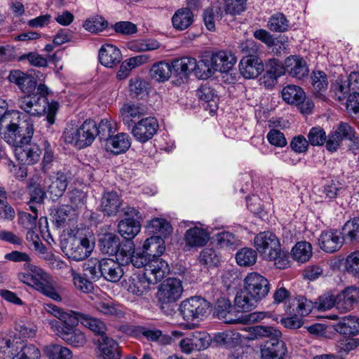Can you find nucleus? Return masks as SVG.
I'll list each match as a JSON object with an SVG mask.
<instances>
[{"instance_id": "f257e3e1", "label": "nucleus", "mask_w": 359, "mask_h": 359, "mask_svg": "<svg viewBox=\"0 0 359 359\" xmlns=\"http://www.w3.org/2000/svg\"><path fill=\"white\" fill-rule=\"evenodd\" d=\"M33 134V123L29 120H22L19 111H8L0 118V135L15 147L29 143Z\"/></svg>"}, {"instance_id": "f03ea898", "label": "nucleus", "mask_w": 359, "mask_h": 359, "mask_svg": "<svg viewBox=\"0 0 359 359\" xmlns=\"http://www.w3.org/2000/svg\"><path fill=\"white\" fill-rule=\"evenodd\" d=\"M270 290L269 280L257 273H250L244 279V288L237 292L236 307L242 311H250L266 297Z\"/></svg>"}, {"instance_id": "7ed1b4c3", "label": "nucleus", "mask_w": 359, "mask_h": 359, "mask_svg": "<svg viewBox=\"0 0 359 359\" xmlns=\"http://www.w3.org/2000/svg\"><path fill=\"white\" fill-rule=\"evenodd\" d=\"M48 88L43 83H40L36 88V92L26 93L18 100V107L26 114L32 116H40L46 114V120L50 125L55 123V118L58 109L57 102L49 103L47 95Z\"/></svg>"}, {"instance_id": "20e7f679", "label": "nucleus", "mask_w": 359, "mask_h": 359, "mask_svg": "<svg viewBox=\"0 0 359 359\" xmlns=\"http://www.w3.org/2000/svg\"><path fill=\"white\" fill-rule=\"evenodd\" d=\"M254 243L262 258L274 262L277 268L284 269L287 265L288 261L280 249L279 240L272 232H260L255 236Z\"/></svg>"}, {"instance_id": "39448f33", "label": "nucleus", "mask_w": 359, "mask_h": 359, "mask_svg": "<svg viewBox=\"0 0 359 359\" xmlns=\"http://www.w3.org/2000/svg\"><path fill=\"white\" fill-rule=\"evenodd\" d=\"M210 55L201 57L199 61L194 57H184L176 60L175 63V72H178L181 80L185 83L189 75L194 72L195 76L201 79H206L214 74L212 66L210 64Z\"/></svg>"}, {"instance_id": "423d86ee", "label": "nucleus", "mask_w": 359, "mask_h": 359, "mask_svg": "<svg viewBox=\"0 0 359 359\" xmlns=\"http://www.w3.org/2000/svg\"><path fill=\"white\" fill-rule=\"evenodd\" d=\"M95 122L89 119L85 121L80 126L67 125L62 137L66 143L83 149L92 144L95 139Z\"/></svg>"}, {"instance_id": "0eeeda50", "label": "nucleus", "mask_w": 359, "mask_h": 359, "mask_svg": "<svg viewBox=\"0 0 359 359\" xmlns=\"http://www.w3.org/2000/svg\"><path fill=\"white\" fill-rule=\"evenodd\" d=\"M165 250V242L161 236H152L144 241L142 252L133 254L130 263L136 268L144 267L145 271L146 265L151 260V257H160Z\"/></svg>"}, {"instance_id": "6e6552de", "label": "nucleus", "mask_w": 359, "mask_h": 359, "mask_svg": "<svg viewBox=\"0 0 359 359\" xmlns=\"http://www.w3.org/2000/svg\"><path fill=\"white\" fill-rule=\"evenodd\" d=\"M183 292L182 281L176 278H168L158 287L156 299L161 310L168 309L177 302Z\"/></svg>"}, {"instance_id": "1a4fd4ad", "label": "nucleus", "mask_w": 359, "mask_h": 359, "mask_svg": "<svg viewBox=\"0 0 359 359\" xmlns=\"http://www.w3.org/2000/svg\"><path fill=\"white\" fill-rule=\"evenodd\" d=\"M209 307V303L205 299L196 296L182 301L179 310L183 319L189 322L201 320Z\"/></svg>"}, {"instance_id": "9d476101", "label": "nucleus", "mask_w": 359, "mask_h": 359, "mask_svg": "<svg viewBox=\"0 0 359 359\" xmlns=\"http://www.w3.org/2000/svg\"><path fill=\"white\" fill-rule=\"evenodd\" d=\"M158 128L157 120L151 116L142 118L130 128L133 136L141 143H145L151 140L156 133Z\"/></svg>"}, {"instance_id": "9b49d317", "label": "nucleus", "mask_w": 359, "mask_h": 359, "mask_svg": "<svg viewBox=\"0 0 359 359\" xmlns=\"http://www.w3.org/2000/svg\"><path fill=\"white\" fill-rule=\"evenodd\" d=\"M95 353L97 359H121L122 350L115 339L102 335L97 339Z\"/></svg>"}, {"instance_id": "f8f14e48", "label": "nucleus", "mask_w": 359, "mask_h": 359, "mask_svg": "<svg viewBox=\"0 0 359 359\" xmlns=\"http://www.w3.org/2000/svg\"><path fill=\"white\" fill-rule=\"evenodd\" d=\"M355 135V131L348 123L341 122L337 129L328 135L325 147L330 152L336 151L344 140H350Z\"/></svg>"}, {"instance_id": "ddd939ff", "label": "nucleus", "mask_w": 359, "mask_h": 359, "mask_svg": "<svg viewBox=\"0 0 359 359\" xmlns=\"http://www.w3.org/2000/svg\"><path fill=\"white\" fill-rule=\"evenodd\" d=\"M175 62L176 60L171 64L165 62H159L154 64L150 69L151 76L158 81H164L172 77L174 79L173 82L177 85L184 83V80H181L178 72H175Z\"/></svg>"}, {"instance_id": "4468645a", "label": "nucleus", "mask_w": 359, "mask_h": 359, "mask_svg": "<svg viewBox=\"0 0 359 359\" xmlns=\"http://www.w3.org/2000/svg\"><path fill=\"white\" fill-rule=\"evenodd\" d=\"M72 312L73 320H70V323L73 325L80 323L95 334L100 335V337H102V335H107L105 334L107 330L106 325L100 319L79 311Z\"/></svg>"}, {"instance_id": "2eb2a0df", "label": "nucleus", "mask_w": 359, "mask_h": 359, "mask_svg": "<svg viewBox=\"0 0 359 359\" xmlns=\"http://www.w3.org/2000/svg\"><path fill=\"white\" fill-rule=\"evenodd\" d=\"M344 241V237L341 231L336 229L322 232L318 239L320 249L327 253H333L339 250Z\"/></svg>"}, {"instance_id": "dca6fc26", "label": "nucleus", "mask_w": 359, "mask_h": 359, "mask_svg": "<svg viewBox=\"0 0 359 359\" xmlns=\"http://www.w3.org/2000/svg\"><path fill=\"white\" fill-rule=\"evenodd\" d=\"M59 336L68 345L74 348L83 347L87 341V337L84 332L79 329L69 326L68 323L58 326Z\"/></svg>"}, {"instance_id": "f3484780", "label": "nucleus", "mask_w": 359, "mask_h": 359, "mask_svg": "<svg viewBox=\"0 0 359 359\" xmlns=\"http://www.w3.org/2000/svg\"><path fill=\"white\" fill-rule=\"evenodd\" d=\"M262 60L256 55L243 57L239 63L241 75L248 79L257 77L264 71Z\"/></svg>"}, {"instance_id": "a211bd4d", "label": "nucleus", "mask_w": 359, "mask_h": 359, "mask_svg": "<svg viewBox=\"0 0 359 359\" xmlns=\"http://www.w3.org/2000/svg\"><path fill=\"white\" fill-rule=\"evenodd\" d=\"M8 80L15 84L25 94L32 93L37 88L36 79L32 75L19 69L11 70L8 76Z\"/></svg>"}, {"instance_id": "6ab92c4d", "label": "nucleus", "mask_w": 359, "mask_h": 359, "mask_svg": "<svg viewBox=\"0 0 359 359\" xmlns=\"http://www.w3.org/2000/svg\"><path fill=\"white\" fill-rule=\"evenodd\" d=\"M287 353L285 343L280 337L267 339L261 348V355L263 359H285Z\"/></svg>"}, {"instance_id": "aec40b11", "label": "nucleus", "mask_w": 359, "mask_h": 359, "mask_svg": "<svg viewBox=\"0 0 359 359\" xmlns=\"http://www.w3.org/2000/svg\"><path fill=\"white\" fill-rule=\"evenodd\" d=\"M337 309L341 312L351 311L359 302V289L355 286L346 287L336 296Z\"/></svg>"}, {"instance_id": "412c9836", "label": "nucleus", "mask_w": 359, "mask_h": 359, "mask_svg": "<svg viewBox=\"0 0 359 359\" xmlns=\"http://www.w3.org/2000/svg\"><path fill=\"white\" fill-rule=\"evenodd\" d=\"M68 178L67 172L58 171L55 176L50 177L46 182L47 193L52 200H57L63 195L67 187Z\"/></svg>"}, {"instance_id": "4be33fe9", "label": "nucleus", "mask_w": 359, "mask_h": 359, "mask_svg": "<svg viewBox=\"0 0 359 359\" xmlns=\"http://www.w3.org/2000/svg\"><path fill=\"white\" fill-rule=\"evenodd\" d=\"M102 277L111 283H117L123 276L122 264L114 259L104 258L100 260Z\"/></svg>"}, {"instance_id": "5701e85b", "label": "nucleus", "mask_w": 359, "mask_h": 359, "mask_svg": "<svg viewBox=\"0 0 359 359\" xmlns=\"http://www.w3.org/2000/svg\"><path fill=\"white\" fill-rule=\"evenodd\" d=\"M120 112L123 123L130 128L137 121L147 114V109L142 104H125Z\"/></svg>"}, {"instance_id": "b1692460", "label": "nucleus", "mask_w": 359, "mask_h": 359, "mask_svg": "<svg viewBox=\"0 0 359 359\" xmlns=\"http://www.w3.org/2000/svg\"><path fill=\"white\" fill-rule=\"evenodd\" d=\"M18 279L24 283L32 285L36 290L52 299L56 301H61L62 299L60 294L50 283H43L37 280L33 276H31L29 272L28 273H20L18 274Z\"/></svg>"}, {"instance_id": "393cba45", "label": "nucleus", "mask_w": 359, "mask_h": 359, "mask_svg": "<svg viewBox=\"0 0 359 359\" xmlns=\"http://www.w3.org/2000/svg\"><path fill=\"white\" fill-rule=\"evenodd\" d=\"M158 257H152L149 264L146 265L145 273L151 279L153 284L161 281L169 272L168 264Z\"/></svg>"}, {"instance_id": "a878e982", "label": "nucleus", "mask_w": 359, "mask_h": 359, "mask_svg": "<svg viewBox=\"0 0 359 359\" xmlns=\"http://www.w3.org/2000/svg\"><path fill=\"white\" fill-rule=\"evenodd\" d=\"M15 156L18 161L27 165H32L39 161L41 151L36 144H25L15 147Z\"/></svg>"}, {"instance_id": "bb28decb", "label": "nucleus", "mask_w": 359, "mask_h": 359, "mask_svg": "<svg viewBox=\"0 0 359 359\" xmlns=\"http://www.w3.org/2000/svg\"><path fill=\"white\" fill-rule=\"evenodd\" d=\"M98 58L103 66L112 68L121 62L122 55L117 47L112 44L105 43L99 50Z\"/></svg>"}, {"instance_id": "cd10ccee", "label": "nucleus", "mask_w": 359, "mask_h": 359, "mask_svg": "<svg viewBox=\"0 0 359 359\" xmlns=\"http://www.w3.org/2000/svg\"><path fill=\"white\" fill-rule=\"evenodd\" d=\"M285 72L297 79H302L308 76L309 70L306 61L296 55H291L285 60Z\"/></svg>"}, {"instance_id": "c85d7f7f", "label": "nucleus", "mask_w": 359, "mask_h": 359, "mask_svg": "<svg viewBox=\"0 0 359 359\" xmlns=\"http://www.w3.org/2000/svg\"><path fill=\"white\" fill-rule=\"evenodd\" d=\"M215 312L219 318H225L227 323H237L243 320L241 316H236L235 318L232 316L235 312L243 313V311L236 307L235 304L234 307H233L230 301L225 298H220L217 300L215 306Z\"/></svg>"}, {"instance_id": "c756f323", "label": "nucleus", "mask_w": 359, "mask_h": 359, "mask_svg": "<svg viewBox=\"0 0 359 359\" xmlns=\"http://www.w3.org/2000/svg\"><path fill=\"white\" fill-rule=\"evenodd\" d=\"M333 327L337 332L345 337L355 336L359 334V318L353 316H344Z\"/></svg>"}, {"instance_id": "7c9ffc66", "label": "nucleus", "mask_w": 359, "mask_h": 359, "mask_svg": "<svg viewBox=\"0 0 359 359\" xmlns=\"http://www.w3.org/2000/svg\"><path fill=\"white\" fill-rule=\"evenodd\" d=\"M120 238L114 233H105L99 235L97 245L103 255L114 256L120 247Z\"/></svg>"}, {"instance_id": "2f4dec72", "label": "nucleus", "mask_w": 359, "mask_h": 359, "mask_svg": "<svg viewBox=\"0 0 359 359\" xmlns=\"http://www.w3.org/2000/svg\"><path fill=\"white\" fill-rule=\"evenodd\" d=\"M122 201L116 191L104 192L101 198L102 212L109 216L116 215L120 210Z\"/></svg>"}, {"instance_id": "473e14b6", "label": "nucleus", "mask_w": 359, "mask_h": 359, "mask_svg": "<svg viewBox=\"0 0 359 359\" xmlns=\"http://www.w3.org/2000/svg\"><path fill=\"white\" fill-rule=\"evenodd\" d=\"M150 278L144 271L142 273L135 274L129 279V285L128 290L137 296H142L150 290Z\"/></svg>"}, {"instance_id": "72a5a7b5", "label": "nucleus", "mask_w": 359, "mask_h": 359, "mask_svg": "<svg viewBox=\"0 0 359 359\" xmlns=\"http://www.w3.org/2000/svg\"><path fill=\"white\" fill-rule=\"evenodd\" d=\"M74 210L68 205H62L52 212L53 222L57 228H65L75 220Z\"/></svg>"}, {"instance_id": "f704fd0d", "label": "nucleus", "mask_w": 359, "mask_h": 359, "mask_svg": "<svg viewBox=\"0 0 359 359\" xmlns=\"http://www.w3.org/2000/svg\"><path fill=\"white\" fill-rule=\"evenodd\" d=\"M131 142L127 133H120L111 137L106 142L107 150L115 154L125 153L130 147Z\"/></svg>"}, {"instance_id": "c9c22d12", "label": "nucleus", "mask_w": 359, "mask_h": 359, "mask_svg": "<svg viewBox=\"0 0 359 359\" xmlns=\"http://www.w3.org/2000/svg\"><path fill=\"white\" fill-rule=\"evenodd\" d=\"M209 233L203 228L194 226L187 230L184 241L189 247H202L209 241Z\"/></svg>"}, {"instance_id": "e433bc0d", "label": "nucleus", "mask_w": 359, "mask_h": 359, "mask_svg": "<svg viewBox=\"0 0 359 359\" xmlns=\"http://www.w3.org/2000/svg\"><path fill=\"white\" fill-rule=\"evenodd\" d=\"M193 22L194 14L189 8L177 9L172 17V26L179 31L187 29Z\"/></svg>"}, {"instance_id": "4c0bfd02", "label": "nucleus", "mask_w": 359, "mask_h": 359, "mask_svg": "<svg viewBox=\"0 0 359 359\" xmlns=\"http://www.w3.org/2000/svg\"><path fill=\"white\" fill-rule=\"evenodd\" d=\"M141 225L139 221L133 218H127L119 222L118 224V233L126 240L133 238L140 232Z\"/></svg>"}, {"instance_id": "58836bf2", "label": "nucleus", "mask_w": 359, "mask_h": 359, "mask_svg": "<svg viewBox=\"0 0 359 359\" xmlns=\"http://www.w3.org/2000/svg\"><path fill=\"white\" fill-rule=\"evenodd\" d=\"M283 100L289 104L299 105L305 98L303 89L295 85H288L282 90Z\"/></svg>"}, {"instance_id": "ea45409f", "label": "nucleus", "mask_w": 359, "mask_h": 359, "mask_svg": "<svg viewBox=\"0 0 359 359\" xmlns=\"http://www.w3.org/2000/svg\"><path fill=\"white\" fill-rule=\"evenodd\" d=\"M249 337L251 339H259L268 338V339H278L281 337L282 333L280 330L271 326L255 325L250 327Z\"/></svg>"}, {"instance_id": "a19ab883", "label": "nucleus", "mask_w": 359, "mask_h": 359, "mask_svg": "<svg viewBox=\"0 0 359 359\" xmlns=\"http://www.w3.org/2000/svg\"><path fill=\"white\" fill-rule=\"evenodd\" d=\"M135 253V243L130 240H126L124 242L120 241V247L115 255L116 261L120 262L122 265L130 264L131 257Z\"/></svg>"}, {"instance_id": "79ce46f5", "label": "nucleus", "mask_w": 359, "mask_h": 359, "mask_svg": "<svg viewBox=\"0 0 359 359\" xmlns=\"http://www.w3.org/2000/svg\"><path fill=\"white\" fill-rule=\"evenodd\" d=\"M344 241L348 240L351 243L359 242V218L354 217L348 220L342 226L341 231Z\"/></svg>"}, {"instance_id": "37998d69", "label": "nucleus", "mask_w": 359, "mask_h": 359, "mask_svg": "<svg viewBox=\"0 0 359 359\" xmlns=\"http://www.w3.org/2000/svg\"><path fill=\"white\" fill-rule=\"evenodd\" d=\"M211 66H212L213 72H220L222 73L229 72L232 69L233 58H230L226 65L222 64L223 60L226 59L228 60L226 51H219L217 53L210 55Z\"/></svg>"}, {"instance_id": "c03bdc74", "label": "nucleus", "mask_w": 359, "mask_h": 359, "mask_svg": "<svg viewBox=\"0 0 359 359\" xmlns=\"http://www.w3.org/2000/svg\"><path fill=\"white\" fill-rule=\"evenodd\" d=\"M44 353L49 359H72V351L59 344H50L45 347Z\"/></svg>"}, {"instance_id": "a18cd8bd", "label": "nucleus", "mask_w": 359, "mask_h": 359, "mask_svg": "<svg viewBox=\"0 0 359 359\" xmlns=\"http://www.w3.org/2000/svg\"><path fill=\"white\" fill-rule=\"evenodd\" d=\"M100 263V260L96 258L87 259L83 264V275L93 281L98 280L102 277Z\"/></svg>"}, {"instance_id": "49530a36", "label": "nucleus", "mask_w": 359, "mask_h": 359, "mask_svg": "<svg viewBox=\"0 0 359 359\" xmlns=\"http://www.w3.org/2000/svg\"><path fill=\"white\" fill-rule=\"evenodd\" d=\"M293 258L299 262H306L312 256L311 245L306 241L298 242L292 250Z\"/></svg>"}, {"instance_id": "de8ad7c7", "label": "nucleus", "mask_w": 359, "mask_h": 359, "mask_svg": "<svg viewBox=\"0 0 359 359\" xmlns=\"http://www.w3.org/2000/svg\"><path fill=\"white\" fill-rule=\"evenodd\" d=\"M257 259V251L252 248H243L236 255V262L241 266H250L255 264Z\"/></svg>"}, {"instance_id": "09e8293b", "label": "nucleus", "mask_w": 359, "mask_h": 359, "mask_svg": "<svg viewBox=\"0 0 359 359\" xmlns=\"http://www.w3.org/2000/svg\"><path fill=\"white\" fill-rule=\"evenodd\" d=\"M70 274L74 281V285L78 290L83 293H90L93 290L94 285L92 280L78 273L74 269H70Z\"/></svg>"}, {"instance_id": "8fccbe9b", "label": "nucleus", "mask_w": 359, "mask_h": 359, "mask_svg": "<svg viewBox=\"0 0 359 359\" xmlns=\"http://www.w3.org/2000/svg\"><path fill=\"white\" fill-rule=\"evenodd\" d=\"M148 229L154 233H159L164 238H167L172 231L171 224L161 218L151 219L148 224Z\"/></svg>"}, {"instance_id": "3c124183", "label": "nucleus", "mask_w": 359, "mask_h": 359, "mask_svg": "<svg viewBox=\"0 0 359 359\" xmlns=\"http://www.w3.org/2000/svg\"><path fill=\"white\" fill-rule=\"evenodd\" d=\"M346 338L340 339L337 344V352L340 359H344L348 353L356 348L359 346V339L346 337Z\"/></svg>"}, {"instance_id": "603ef678", "label": "nucleus", "mask_w": 359, "mask_h": 359, "mask_svg": "<svg viewBox=\"0 0 359 359\" xmlns=\"http://www.w3.org/2000/svg\"><path fill=\"white\" fill-rule=\"evenodd\" d=\"M108 26V22L101 15H95L86 19L83 27L92 33H98L105 29Z\"/></svg>"}, {"instance_id": "864d4df0", "label": "nucleus", "mask_w": 359, "mask_h": 359, "mask_svg": "<svg viewBox=\"0 0 359 359\" xmlns=\"http://www.w3.org/2000/svg\"><path fill=\"white\" fill-rule=\"evenodd\" d=\"M86 250H83L80 243L77 241V238H73L69 244L66 246V255L75 261H81L88 256Z\"/></svg>"}, {"instance_id": "5fc2aeb1", "label": "nucleus", "mask_w": 359, "mask_h": 359, "mask_svg": "<svg viewBox=\"0 0 359 359\" xmlns=\"http://www.w3.org/2000/svg\"><path fill=\"white\" fill-rule=\"evenodd\" d=\"M23 342L20 341L11 340L10 339H3V345L1 346L4 348V352L8 353V356L11 359H18L19 355L21 353V348H24Z\"/></svg>"}, {"instance_id": "6e6d98bb", "label": "nucleus", "mask_w": 359, "mask_h": 359, "mask_svg": "<svg viewBox=\"0 0 359 359\" xmlns=\"http://www.w3.org/2000/svg\"><path fill=\"white\" fill-rule=\"evenodd\" d=\"M289 27L288 20L281 13L273 15L268 22V27L273 32H284Z\"/></svg>"}, {"instance_id": "4d7b16f0", "label": "nucleus", "mask_w": 359, "mask_h": 359, "mask_svg": "<svg viewBox=\"0 0 359 359\" xmlns=\"http://www.w3.org/2000/svg\"><path fill=\"white\" fill-rule=\"evenodd\" d=\"M222 18V11L220 7H210L206 8L203 12V21L206 28L209 31H215V21L216 18Z\"/></svg>"}, {"instance_id": "13d9d810", "label": "nucleus", "mask_w": 359, "mask_h": 359, "mask_svg": "<svg viewBox=\"0 0 359 359\" xmlns=\"http://www.w3.org/2000/svg\"><path fill=\"white\" fill-rule=\"evenodd\" d=\"M309 142L312 146H322L327 143L328 136L321 127H313L307 135Z\"/></svg>"}, {"instance_id": "bf43d9fd", "label": "nucleus", "mask_w": 359, "mask_h": 359, "mask_svg": "<svg viewBox=\"0 0 359 359\" xmlns=\"http://www.w3.org/2000/svg\"><path fill=\"white\" fill-rule=\"evenodd\" d=\"M189 336L196 351L204 350L210 346V337L205 332L196 331L190 334Z\"/></svg>"}, {"instance_id": "052dcab7", "label": "nucleus", "mask_w": 359, "mask_h": 359, "mask_svg": "<svg viewBox=\"0 0 359 359\" xmlns=\"http://www.w3.org/2000/svg\"><path fill=\"white\" fill-rule=\"evenodd\" d=\"M345 269L351 276L359 278V250L354 251L346 257Z\"/></svg>"}, {"instance_id": "680f3d73", "label": "nucleus", "mask_w": 359, "mask_h": 359, "mask_svg": "<svg viewBox=\"0 0 359 359\" xmlns=\"http://www.w3.org/2000/svg\"><path fill=\"white\" fill-rule=\"evenodd\" d=\"M95 137L98 136L100 141L105 140L106 142L114 133L111 122L107 119L101 120L98 126L95 123Z\"/></svg>"}, {"instance_id": "e2e57ef3", "label": "nucleus", "mask_w": 359, "mask_h": 359, "mask_svg": "<svg viewBox=\"0 0 359 359\" xmlns=\"http://www.w3.org/2000/svg\"><path fill=\"white\" fill-rule=\"evenodd\" d=\"M215 241L220 248L234 249L238 245V240L229 232H222L216 235Z\"/></svg>"}, {"instance_id": "0e129e2a", "label": "nucleus", "mask_w": 359, "mask_h": 359, "mask_svg": "<svg viewBox=\"0 0 359 359\" xmlns=\"http://www.w3.org/2000/svg\"><path fill=\"white\" fill-rule=\"evenodd\" d=\"M95 309L97 311L109 316H115L117 318H122L123 312L118 309L111 302H98L95 303Z\"/></svg>"}, {"instance_id": "69168bd1", "label": "nucleus", "mask_w": 359, "mask_h": 359, "mask_svg": "<svg viewBox=\"0 0 359 359\" xmlns=\"http://www.w3.org/2000/svg\"><path fill=\"white\" fill-rule=\"evenodd\" d=\"M199 262L206 266H216L219 262V257L212 248H205L198 258Z\"/></svg>"}, {"instance_id": "338daca9", "label": "nucleus", "mask_w": 359, "mask_h": 359, "mask_svg": "<svg viewBox=\"0 0 359 359\" xmlns=\"http://www.w3.org/2000/svg\"><path fill=\"white\" fill-rule=\"evenodd\" d=\"M247 0H224L225 13L232 15H239L246 8Z\"/></svg>"}, {"instance_id": "774afa93", "label": "nucleus", "mask_w": 359, "mask_h": 359, "mask_svg": "<svg viewBox=\"0 0 359 359\" xmlns=\"http://www.w3.org/2000/svg\"><path fill=\"white\" fill-rule=\"evenodd\" d=\"M311 79L312 85L317 92L320 93L327 88L328 81L325 72L321 71L313 72Z\"/></svg>"}]
</instances>
